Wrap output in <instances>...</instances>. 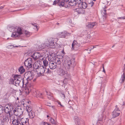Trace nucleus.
<instances>
[{
  "label": "nucleus",
  "instance_id": "nucleus-1",
  "mask_svg": "<svg viewBox=\"0 0 125 125\" xmlns=\"http://www.w3.org/2000/svg\"><path fill=\"white\" fill-rule=\"evenodd\" d=\"M22 79V76L19 75H15L13 78L10 79L11 83L16 86L19 85Z\"/></svg>",
  "mask_w": 125,
  "mask_h": 125
},
{
  "label": "nucleus",
  "instance_id": "nucleus-2",
  "mask_svg": "<svg viewBox=\"0 0 125 125\" xmlns=\"http://www.w3.org/2000/svg\"><path fill=\"white\" fill-rule=\"evenodd\" d=\"M37 68L35 67V66H33V68L37 69L38 74L39 76L44 75L43 73L46 71V68L43 65L37 66Z\"/></svg>",
  "mask_w": 125,
  "mask_h": 125
},
{
  "label": "nucleus",
  "instance_id": "nucleus-3",
  "mask_svg": "<svg viewBox=\"0 0 125 125\" xmlns=\"http://www.w3.org/2000/svg\"><path fill=\"white\" fill-rule=\"evenodd\" d=\"M80 44H78L77 41L75 40H74L72 45V50L76 51L79 50L80 51V48L81 47Z\"/></svg>",
  "mask_w": 125,
  "mask_h": 125
},
{
  "label": "nucleus",
  "instance_id": "nucleus-4",
  "mask_svg": "<svg viewBox=\"0 0 125 125\" xmlns=\"http://www.w3.org/2000/svg\"><path fill=\"white\" fill-rule=\"evenodd\" d=\"M75 5L78 4V6L80 8L85 9L88 7V5L85 2H83L81 0H76Z\"/></svg>",
  "mask_w": 125,
  "mask_h": 125
},
{
  "label": "nucleus",
  "instance_id": "nucleus-5",
  "mask_svg": "<svg viewBox=\"0 0 125 125\" xmlns=\"http://www.w3.org/2000/svg\"><path fill=\"white\" fill-rule=\"evenodd\" d=\"M12 106L11 105L7 104L4 107V111L6 114H8L9 116L11 117L10 113L12 111Z\"/></svg>",
  "mask_w": 125,
  "mask_h": 125
},
{
  "label": "nucleus",
  "instance_id": "nucleus-6",
  "mask_svg": "<svg viewBox=\"0 0 125 125\" xmlns=\"http://www.w3.org/2000/svg\"><path fill=\"white\" fill-rule=\"evenodd\" d=\"M23 33L21 28H18L17 31H14L13 32L11 35V37L15 38L17 37H19L20 35L22 34Z\"/></svg>",
  "mask_w": 125,
  "mask_h": 125
},
{
  "label": "nucleus",
  "instance_id": "nucleus-7",
  "mask_svg": "<svg viewBox=\"0 0 125 125\" xmlns=\"http://www.w3.org/2000/svg\"><path fill=\"white\" fill-rule=\"evenodd\" d=\"M32 59L30 58L26 60L24 62V65L27 67L30 68L32 66V65L34 64V62H32Z\"/></svg>",
  "mask_w": 125,
  "mask_h": 125
},
{
  "label": "nucleus",
  "instance_id": "nucleus-8",
  "mask_svg": "<svg viewBox=\"0 0 125 125\" xmlns=\"http://www.w3.org/2000/svg\"><path fill=\"white\" fill-rule=\"evenodd\" d=\"M2 118L1 119L3 121L4 123H8L9 122V115L6 114H2L1 116H0Z\"/></svg>",
  "mask_w": 125,
  "mask_h": 125
},
{
  "label": "nucleus",
  "instance_id": "nucleus-9",
  "mask_svg": "<svg viewBox=\"0 0 125 125\" xmlns=\"http://www.w3.org/2000/svg\"><path fill=\"white\" fill-rule=\"evenodd\" d=\"M31 57L35 61L38 59H41V57H42V56L40 53L35 52L32 55Z\"/></svg>",
  "mask_w": 125,
  "mask_h": 125
},
{
  "label": "nucleus",
  "instance_id": "nucleus-10",
  "mask_svg": "<svg viewBox=\"0 0 125 125\" xmlns=\"http://www.w3.org/2000/svg\"><path fill=\"white\" fill-rule=\"evenodd\" d=\"M60 75L64 77V79L70 80V75L67 73H65L64 71H62Z\"/></svg>",
  "mask_w": 125,
  "mask_h": 125
},
{
  "label": "nucleus",
  "instance_id": "nucleus-11",
  "mask_svg": "<svg viewBox=\"0 0 125 125\" xmlns=\"http://www.w3.org/2000/svg\"><path fill=\"white\" fill-rule=\"evenodd\" d=\"M29 119L28 118H22L21 119L20 121L22 125H29Z\"/></svg>",
  "mask_w": 125,
  "mask_h": 125
},
{
  "label": "nucleus",
  "instance_id": "nucleus-12",
  "mask_svg": "<svg viewBox=\"0 0 125 125\" xmlns=\"http://www.w3.org/2000/svg\"><path fill=\"white\" fill-rule=\"evenodd\" d=\"M20 119L19 117H17L16 119L13 120L12 121L13 125H22L20 121Z\"/></svg>",
  "mask_w": 125,
  "mask_h": 125
},
{
  "label": "nucleus",
  "instance_id": "nucleus-13",
  "mask_svg": "<svg viewBox=\"0 0 125 125\" xmlns=\"http://www.w3.org/2000/svg\"><path fill=\"white\" fill-rule=\"evenodd\" d=\"M32 94L35 97H42L41 96L42 95V94L40 93V94H39V91H37L35 89H33L32 90Z\"/></svg>",
  "mask_w": 125,
  "mask_h": 125
},
{
  "label": "nucleus",
  "instance_id": "nucleus-14",
  "mask_svg": "<svg viewBox=\"0 0 125 125\" xmlns=\"http://www.w3.org/2000/svg\"><path fill=\"white\" fill-rule=\"evenodd\" d=\"M76 0H63V1L65 3L68 2L69 4L71 6H75Z\"/></svg>",
  "mask_w": 125,
  "mask_h": 125
},
{
  "label": "nucleus",
  "instance_id": "nucleus-15",
  "mask_svg": "<svg viewBox=\"0 0 125 125\" xmlns=\"http://www.w3.org/2000/svg\"><path fill=\"white\" fill-rule=\"evenodd\" d=\"M97 24L96 22H90L87 23L86 24V26L87 27L89 28H93Z\"/></svg>",
  "mask_w": 125,
  "mask_h": 125
},
{
  "label": "nucleus",
  "instance_id": "nucleus-16",
  "mask_svg": "<svg viewBox=\"0 0 125 125\" xmlns=\"http://www.w3.org/2000/svg\"><path fill=\"white\" fill-rule=\"evenodd\" d=\"M49 65L50 68L51 69H54L57 66L54 62L52 61L49 62Z\"/></svg>",
  "mask_w": 125,
  "mask_h": 125
},
{
  "label": "nucleus",
  "instance_id": "nucleus-17",
  "mask_svg": "<svg viewBox=\"0 0 125 125\" xmlns=\"http://www.w3.org/2000/svg\"><path fill=\"white\" fill-rule=\"evenodd\" d=\"M65 65L67 69H70L73 66V63L71 60L68 61L66 63Z\"/></svg>",
  "mask_w": 125,
  "mask_h": 125
},
{
  "label": "nucleus",
  "instance_id": "nucleus-18",
  "mask_svg": "<svg viewBox=\"0 0 125 125\" xmlns=\"http://www.w3.org/2000/svg\"><path fill=\"white\" fill-rule=\"evenodd\" d=\"M74 119L76 121L75 123L77 125H80L83 123V122L76 116L74 117Z\"/></svg>",
  "mask_w": 125,
  "mask_h": 125
},
{
  "label": "nucleus",
  "instance_id": "nucleus-19",
  "mask_svg": "<svg viewBox=\"0 0 125 125\" xmlns=\"http://www.w3.org/2000/svg\"><path fill=\"white\" fill-rule=\"evenodd\" d=\"M27 80L30 81L32 79L34 76L33 73H31L30 72H29L27 73Z\"/></svg>",
  "mask_w": 125,
  "mask_h": 125
},
{
  "label": "nucleus",
  "instance_id": "nucleus-20",
  "mask_svg": "<svg viewBox=\"0 0 125 125\" xmlns=\"http://www.w3.org/2000/svg\"><path fill=\"white\" fill-rule=\"evenodd\" d=\"M17 110L18 112H17V115H16V116H19L22 114L23 113V110L20 107L18 108V109H17Z\"/></svg>",
  "mask_w": 125,
  "mask_h": 125
},
{
  "label": "nucleus",
  "instance_id": "nucleus-21",
  "mask_svg": "<svg viewBox=\"0 0 125 125\" xmlns=\"http://www.w3.org/2000/svg\"><path fill=\"white\" fill-rule=\"evenodd\" d=\"M103 115H101L100 116H99L97 123L98 124V123L101 124H102L103 123Z\"/></svg>",
  "mask_w": 125,
  "mask_h": 125
},
{
  "label": "nucleus",
  "instance_id": "nucleus-22",
  "mask_svg": "<svg viewBox=\"0 0 125 125\" xmlns=\"http://www.w3.org/2000/svg\"><path fill=\"white\" fill-rule=\"evenodd\" d=\"M57 35L60 38H65V31L63 32H61L58 33Z\"/></svg>",
  "mask_w": 125,
  "mask_h": 125
},
{
  "label": "nucleus",
  "instance_id": "nucleus-23",
  "mask_svg": "<svg viewBox=\"0 0 125 125\" xmlns=\"http://www.w3.org/2000/svg\"><path fill=\"white\" fill-rule=\"evenodd\" d=\"M30 81V80H27V78L25 80H24V79L23 78L22 81L23 86L24 85H25V86H27L28 84L29 81Z\"/></svg>",
  "mask_w": 125,
  "mask_h": 125
},
{
  "label": "nucleus",
  "instance_id": "nucleus-24",
  "mask_svg": "<svg viewBox=\"0 0 125 125\" xmlns=\"http://www.w3.org/2000/svg\"><path fill=\"white\" fill-rule=\"evenodd\" d=\"M31 88L27 87L25 88L24 92L27 94H28L31 91Z\"/></svg>",
  "mask_w": 125,
  "mask_h": 125
},
{
  "label": "nucleus",
  "instance_id": "nucleus-25",
  "mask_svg": "<svg viewBox=\"0 0 125 125\" xmlns=\"http://www.w3.org/2000/svg\"><path fill=\"white\" fill-rule=\"evenodd\" d=\"M54 63H55L56 64H60L61 63L60 59L58 58L57 57L55 58L54 60Z\"/></svg>",
  "mask_w": 125,
  "mask_h": 125
},
{
  "label": "nucleus",
  "instance_id": "nucleus-26",
  "mask_svg": "<svg viewBox=\"0 0 125 125\" xmlns=\"http://www.w3.org/2000/svg\"><path fill=\"white\" fill-rule=\"evenodd\" d=\"M120 114V113L119 112L113 111L112 113L113 117L115 118L119 116Z\"/></svg>",
  "mask_w": 125,
  "mask_h": 125
},
{
  "label": "nucleus",
  "instance_id": "nucleus-27",
  "mask_svg": "<svg viewBox=\"0 0 125 125\" xmlns=\"http://www.w3.org/2000/svg\"><path fill=\"white\" fill-rule=\"evenodd\" d=\"M75 11L77 12L79 14L83 13V10L82 8L76 9L75 10Z\"/></svg>",
  "mask_w": 125,
  "mask_h": 125
},
{
  "label": "nucleus",
  "instance_id": "nucleus-28",
  "mask_svg": "<svg viewBox=\"0 0 125 125\" xmlns=\"http://www.w3.org/2000/svg\"><path fill=\"white\" fill-rule=\"evenodd\" d=\"M46 45L47 47L53 48V47L54 46L55 44L54 42H52L51 43H47Z\"/></svg>",
  "mask_w": 125,
  "mask_h": 125
},
{
  "label": "nucleus",
  "instance_id": "nucleus-29",
  "mask_svg": "<svg viewBox=\"0 0 125 125\" xmlns=\"http://www.w3.org/2000/svg\"><path fill=\"white\" fill-rule=\"evenodd\" d=\"M19 71L21 74L23 73L25 71V69H24L23 66H21L18 69Z\"/></svg>",
  "mask_w": 125,
  "mask_h": 125
},
{
  "label": "nucleus",
  "instance_id": "nucleus-30",
  "mask_svg": "<svg viewBox=\"0 0 125 125\" xmlns=\"http://www.w3.org/2000/svg\"><path fill=\"white\" fill-rule=\"evenodd\" d=\"M12 111H13L14 114L15 115L17 114V112H16L17 110L18 109V108L16 107H13L12 106Z\"/></svg>",
  "mask_w": 125,
  "mask_h": 125
},
{
  "label": "nucleus",
  "instance_id": "nucleus-31",
  "mask_svg": "<svg viewBox=\"0 0 125 125\" xmlns=\"http://www.w3.org/2000/svg\"><path fill=\"white\" fill-rule=\"evenodd\" d=\"M23 33L27 37H29L31 34V33L27 31H25Z\"/></svg>",
  "mask_w": 125,
  "mask_h": 125
},
{
  "label": "nucleus",
  "instance_id": "nucleus-32",
  "mask_svg": "<svg viewBox=\"0 0 125 125\" xmlns=\"http://www.w3.org/2000/svg\"><path fill=\"white\" fill-rule=\"evenodd\" d=\"M26 109H27V111L28 113H29L30 112H32L31 110L32 109L31 107L30 106H26Z\"/></svg>",
  "mask_w": 125,
  "mask_h": 125
},
{
  "label": "nucleus",
  "instance_id": "nucleus-33",
  "mask_svg": "<svg viewBox=\"0 0 125 125\" xmlns=\"http://www.w3.org/2000/svg\"><path fill=\"white\" fill-rule=\"evenodd\" d=\"M121 78V83H123L125 81V74L124 73L123 75H122Z\"/></svg>",
  "mask_w": 125,
  "mask_h": 125
},
{
  "label": "nucleus",
  "instance_id": "nucleus-34",
  "mask_svg": "<svg viewBox=\"0 0 125 125\" xmlns=\"http://www.w3.org/2000/svg\"><path fill=\"white\" fill-rule=\"evenodd\" d=\"M29 115L30 118L31 119L33 118L34 115L33 113L32 114V112H30L29 113Z\"/></svg>",
  "mask_w": 125,
  "mask_h": 125
},
{
  "label": "nucleus",
  "instance_id": "nucleus-35",
  "mask_svg": "<svg viewBox=\"0 0 125 125\" xmlns=\"http://www.w3.org/2000/svg\"><path fill=\"white\" fill-rule=\"evenodd\" d=\"M94 2L93 1H91L90 2H89L88 5V7H89V8L90 7H92L93 6L94 4Z\"/></svg>",
  "mask_w": 125,
  "mask_h": 125
},
{
  "label": "nucleus",
  "instance_id": "nucleus-36",
  "mask_svg": "<svg viewBox=\"0 0 125 125\" xmlns=\"http://www.w3.org/2000/svg\"><path fill=\"white\" fill-rule=\"evenodd\" d=\"M3 107L1 105H0V115H1L3 112Z\"/></svg>",
  "mask_w": 125,
  "mask_h": 125
},
{
  "label": "nucleus",
  "instance_id": "nucleus-37",
  "mask_svg": "<svg viewBox=\"0 0 125 125\" xmlns=\"http://www.w3.org/2000/svg\"><path fill=\"white\" fill-rule=\"evenodd\" d=\"M43 63L44 67H45L48 66V62L46 60H44L43 61Z\"/></svg>",
  "mask_w": 125,
  "mask_h": 125
},
{
  "label": "nucleus",
  "instance_id": "nucleus-38",
  "mask_svg": "<svg viewBox=\"0 0 125 125\" xmlns=\"http://www.w3.org/2000/svg\"><path fill=\"white\" fill-rule=\"evenodd\" d=\"M50 121H51V123H52V124H55L56 123L55 121L52 118H51Z\"/></svg>",
  "mask_w": 125,
  "mask_h": 125
},
{
  "label": "nucleus",
  "instance_id": "nucleus-39",
  "mask_svg": "<svg viewBox=\"0 0 125 125\" xmlns=\"http://www.w3.org/2000/svg\"><path fill=\"white\" fill-rule=\"evenodd\" d=\"M64 3H65L63 1H61V2H60L58 4L59 6L62 7L64 6Z\"/></svg>",
  "mask_w": 125,
  "mask_h": 125
},
{
  "label": "nucleus",
  "instance_id": "nucleus-40",
  "mask_svg": "<svg viewBox=\"0 0 125 125\" xmlns=\"http://www.w3.org/2000/svg\"><path fill=\"white\" fill-rule=\"evenodd\" d=\"M46 70H47V71L46 72V73L47 74H51V71L49 68L47 69L46 68Z\"/></svg>",
  "mask_w": 125,
  "mask_h": 125
},
{
  "label": "nucleus",
  "instance_id": "nucleus-41",
  "mask_svg": "<svg viewBox=\"0 0 125 125\" xmlns=\"http://www.w3.org/2000/svg\"><path fill=\"white\" fill-rule=\"evenodd\" d=\"M60 95L61 97L64 99L65 98V95L63 93H60Z\"/></svg>",
  "mask_w": 125,
  "mask_h": 125
},
{
  "label": "nucleus",
  "instance_id": "nucleus-42",
  "mask_svg": "<svg viewBox=\"0 0 125 125\" xmlns=\"http://www.w3.org/2000/svg\"><path fill=\"white\" fill-rule=\"evenodd\" d=\"M69 80H67L66 79H64L63 81V83L65 84H67L68 83V81Z\"/></svg>",
  "mask_w": 125,
  "mask_h": 125
},
{
  "label": "nucleus",
  "instance_id": "nucleus-43",
  "mask_svg": "<svg viewBox=\"0 0 125 125\" xmlns=\"http://www.w3.org/2000/svg\"><path fill=\"white\" fill-rule=\"evenodd\" d=\"M41 124L42 125H51L48 123H47L45 122H42L41 123Z\"/></svg>",
  "mask_w": 125,
  "mask_h": 125
},
{
  "label": "nucleus",
  "instance_id": "nucleus-44",
  "mask_svg": "<svg viewBox=\"0 0 125 125\" xmlns=\"http://www.w3.org/2000/svg\"><path fill=\"white\" fill-rule=\"evenodd\" d=\"M117 106L116 105V108L114 110V111H115V112H119V110L118 107H117Z\"/></svg>",
  "mask_w": 125,
  "mask_h": 125
},
{
  "label": "nucleus",
  "instance_id": "nucleus-45",
  "mask_svg": "<svg viewBox=\"0 0 125 125\" xmlns=\"http://www.w3.org/2000/svg\"><path fill=\"white\" fill-rule=\"evenodd\" d=\"M5 123L2 120L0 119V125H4Z\"/></svg>",
  "mask_w": 125,
  "mask_h": 125
},
{
  "label": "nucleus",
  "instance_id": "nucleus-46",
  "mask_svg": "<svg viewBox=\"0 0 125 125\" xmlns=\"http://www.w3.org/2000/svg\"><path fill=\"white\" fill-rule=\"evenodd\" d=\"M54 42L53 40V39L52 38H50V39L49 40L48 42V43H51V42Z\"/></svg>",
  "mask_w": 125,
  "mask_h": 125
},
{
  "label": "nucleus",
  "instance_id": "nucleus-47",
  "mask_svg": "<svg viewBox=\"0 0 125 125\" xmlns=\"http://www.w3.org/2000/svg\"><path fill=\"white\" fill-rule=\"evenodd\" d=\"M59 2L57 0H54L53 3V5H55L56 4H57Z\"/></svg>",
  "mask_w": 125,
  "mask_h": 125
},
{
  "label": "nucleus",
  "instance_id": "nucleus-48",
  "mask_svg": "<svg viewBox=\"0 0 125 125\" xmlns=\"http://www.w3.org/2000/svg\"><path fill=\"white\" fill-rule=\"evenodd\" d=\"M65 36H69L71 34V33H69L65 31Z\"/></svg>",
  "mask_w": 125,
  "mask_h": 125
},
{
  "label": "nucleus",
  "instance_id": "nucleus-49",
  "mask_svg": "<svg viewBox=\"0 0 125 125\" xmlns=\"http://www.w3.org/2000/svg\"><path fill=\"white\" fill-rule=\"evenodd\" d=\"M117 18L120 20H125V17L124 16L122 17H118Z\"/></svg>",
  "mask_w": 125,
  "mask_h": 125
},
{
  "label": "nucleus",
  "instance_id": "nucleus-50",
  "mask_svg": "<svg viewBox=\"0 0 125 125\" xmlns=\"http://www.w3.org/2000/svg\"><path fill=\"white\" fill-rule=\"evenodd\" d=\"M103 10L104 11V12H103L104 14V15H106V10L104 9H103Z\"/></svg>",
  "mask_w": 125,
  "mask_h": 125
},
{
  "label": "nucleus",
  "instance_id": "nucleus-51",
  "mask_svg": "<svg viewBox=\"0 0 125 125\" xmlns=\"http://www.w3.org/2000/svg\"><path fill=\"white\" fill-rule=\"evenodd\" d=\"M35 27L36 29H37V30H38L39 29V28L37 26V24H35Z\"/></svg>",
  "mask_w": 125,
  "mask_h": 125
},
{
  "label": "nucleus",
  "instance_id": "nucleus-52",
  "mask_svg": "<svg viewBox=\"0 0 125 125\" xmlns=\"http://www.w3.org/2000/svg\"><path fill=\"white\" fill-rule=\"evenodd\" d=\"M47 95H49V96H48V97L49 98H51V97L52 96V95H51V94L49 93V94H47Z\"/></svg>",
  "mask_w": 125,
  "mask_h": 125
},
{
  "label": "nucleus",
  "instance_id": "nucleus-53",
  "mask_svg": "<svg viewBox=\"0 0 125 125\" xmlns=\"http://www.w3.org/2000/svg\"><path fill=\"white\" fill-rule=\"evenodd\" d=\"M51 104H50V103H46V105L47 106H51V105H50Z\"/></svg>",
  "mask_w": 125,
  "mask_h": 125
},
{
  "label": "nucleus",
  "instance_id": "nucleus-54",
  "mask_svg": "<svg viewBox=\"0 0 125 125\" xmlns=\"http://www.w3.org/2000/svg\"><path fill=\"white\" fill-rule=\"evenodd\" d=\"M3 80V79L1 76H0V82L2 81Z\"/></svg>",
  "mask_w": 125,
  "mask_h": 125
},
{
  "label": "nucleus",
  "instance_id": "nucleus-55",
  "mask_svg": "<svg viewBox=\"0 0 125 125\" xmlns=\"http://www.w3.org/2000/svg\"><path fill=\"white\" fill-rule=\"evenodd\" d=\"M50 107H51L54 109H55V108L54 106H53L51 105Z\"/></svg>",
  "mask_w": 125,
  "mask_h": 125
},
{
  "label": "nucleus",
  "instance_id": "nucleus-56",
  "mask_svg": "<svg viewBox=\"0 0 125 125\" xmlns=\"http://www.w3.org/2000/svg\"><path fill=\"white\" fill-rule=\"evenodd\" d=\"M34 65H33V66L34 65V66H35V67H36L37 68V66H38V65H36V64H35V63H34Z\"/></svg>",
  "mask_w": 125,
  "mask_h": 125
},
{
  "label": "nucleus",
  "instance_id": "nucleus-57",
  "mask_svg": "<svg viewBox=\"0 0 125 125\" xmlns=\"http://www.w3.org/2000/svg\"><path fill=\"white\" fill-rule=\"evenodd\" d=\"M103 72L105 73V71L104 68V67H103Z\"/></svg>",
  "mask_w": 125,
  "mask_h": 125
},
{
  "label": "nucleus",
  "instance_id": "nucleus-58",
  "mask_svg": "<svg viewBox=\"0 0 125 125\" xmlns=\"http://www.w3.org/2000/svg\"><path fill=\"white\" fill-rule=\"evenodd\" d=\"M62 53L63 54H64L65 53L64 51L63 50L62 51Z\"/></svg>",
  "mask_w": 125,
  "mask_h": 125
},
{
  "label": "nucleus",
  "instance_id": "nucleus-59",
  "mask_svg": "<svg viewBox=\"0 0 125 125\" xmlns=\"http://www.w3.org/2000/svg\"><path fill=\"white\" fill-rule=\"evenodd\" d=\"M58 104H59L60 105H61V102H59V101H58Z\"/></svg>",
  "mask_w": 125,
  "mask_h": 125
},
{
  "label": "nucleus",
  "instance_id": "nucleus-60",
  "mask_svg": "<svg viewBox=\"0 0 125 125\" xmlns=\"http://www.w3.org/2000/svg\"><path fill=\"white\" fill-rule=\"evenodd\" d=\"M36 78H35L33 80V82H35L36 81Z\"/></svg>",
  "mask_w": 125,
  "mask_h": 125
},
{
  "label": "nucleus",
  "instance_id": "nucleus-61",
  "mask_svg": "<svg viewBox=\"0 0 125 125\" xmlns=\"http://www.w3.org/2000/svg\"><path fill=\"white\" fill-rule=\"evenodd\" d=\"M3 8V7L2 6L0 7V9H1Z\"/></svg>",
  "mask_w": 125,
  "mask_h": 125
},
{
  "label": "nucleus",
  "instance_id": "nucleus-62",
  "mask_svg": "<svg viewBox=\"0 0 125 125\" xmlns=\"http://www.w3.org/2000/svg\"><path fill=\"white\" fill-rule=\"evenodd\" d=\"M103 17L104 18H106V15L103 16Z\"/></svg>",
  "mask_w": 125,
  "mask_h": 125
},
{
  "label": "nucleus",
  "instance_id": "nucleus-63",
  "mask_svg": "<svg viewBox=\"0 0 125 125\" xmlns=\"http://www.w3.org/2000/svg\"><path fill=\"white\" fill-rule=\"evenodd\" d=\"M102 84L101 86V90L102 89Z\"/></svg>",
  "mask_w": 125,
  "mask_h": 125
},
{
  "label": "nucleus",
  "instance_id": "nucleus-64",
  "mask_svg": "<svg viewBox=\"0 0 125 125\" xmlns=\"http://www.w3.org/2000/svg\"><path fill=\"white\" fill-rule=\"evenodd\" d=\"M35 23H34V24H33V23H32V24L34 26H35Z\"/></svg>",
  "mask_w": 125,
  "mask_h": 125
}]
</instances>
